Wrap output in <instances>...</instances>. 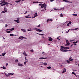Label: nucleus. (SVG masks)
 <instances>
[{"instance_id": "1", "label": "nucleus", "mask_w": 79, "mask_h": 79, "mask_svg": "<svg viewBox=\"0 0 79 79\" xmlns=\"http://www.w3.org/2000/svg\"><path fill=\"white\" fill-rule=\"evenodd\" d=\"M40 6H41V8H44V9L43 10H42L41 11H44V10H46V8H47V4H45V3H44L43 4H39Z\"/></svg>"}, {"instance_id": "2", "label": "nucleus", "mask_w": 79, "mask_h": 79, "mask_svg": "<svg viewBox=\"0 0 79 79\" xmlns=\"http://www.w3.org/2000/svg\"><path fill=\"white\" fill-rule=\"evenodd\" d=\"M60 51L63 52H67L68 50H64V49L63 48H61V49L60 50Z\"/></svg>"}, {"instance_id": "3", "label": "nucleus", "mask_w": 79, "mask_h": 79, "mask_svg": "<svg viewBox=\"0 0 79 79\" xmlns=\"http://www.w3.org/2000/svg\"><path fill=\"white\" fill-rule=\"evenodd\" d=\"M35 30H36L37 32H43V31L40 30L39 29H37V28H35Z\"/></svg>"}, {"instance_id": "4", "label": "nucleus", "mask_w": 79, "mask_h": 79, "mask_svg": "<svg viewBox=\"0 0 79 79\" xmlns=\"http://www.w3.org/2000/svg\"><path fill=\"white\" fill-rule=\"evenodd\" d=\"M48 37L49 38L48 40L49 41H50V42H51V41H52L53 40V39L51 38V37Z\"/></svg>"}, {"instance_id": "5", "label": "nucleus", "mask_w": 79, "mask_h": 79, "mask_svg": "<svg viewBox=\"0 0 79 79\" xmlns=\"http://www.w3.org/2000/svg\"><path fill=\"white\" fill-rule=\"evenodd\" d=\"M66 69L65 68H64L63 72H62V74H63V73H64L66 72Z\"/></svg>"}, {"instance_id": "6", "label": "nucleus", "mask_w": 79, "mask_h": 79, "mask_svg": "<svg viewBox=\"0 0 79 79\" xmlns=\"http://www.w3.org/2000/svg\"><path fill=\"white\" fill-rule=\"evenodd\" d=\"M15 22H16V23H19V19H18H18L17 20H15Z\"/></svg>"}, {"instance_id": "7", "label": "nucleus", "mask_w": 79, "mask_h": 79, "mask_svg": "<svg viewBox=\"0 0 79 79\" xmlns=\"http://www.w3.org/2000/svg\"><path fill=\"white\" fill-rule=\"evenodd\" d=\"M23 38H24V37H23V36H20L19 38V39H21V40H23Z\"/></svg>"}, {"instance_id": "8", "label": "nucleus", "mask_w": 79, "mask_h": 79, "mask_svg": "<svg viewBox=\"0 0 79 79\" xmlns=\"http://www.w3.org/2000/svg\"><path fill=\"white\" fill-rule=\"evenodd\" d=\"M64 2H67V3H72V2H70L69 1H68L64 0L63 1Z\"/></svg>"}, {"instance_id": "9", "label": "nucleus", "mask_w": 79, "mask_h": 79, "mask_svg": "<svg viewBox=\"0 0 79 79\" xmlns=\"http://www.w3.org/2000/svg\"><path fill=\"white\" fill-rule=\"evenodd\" d=\"M5 75L6 76H7V77H8V76H10V75H11V73H9L8 74L6 73Z\"/></svg>"}, {"instance_id": "10", "label": "nucleus", "mask_w": 79, "mask_h": 79, "mask_svg": "<svg viewBox=\"0 0 79 79\" xmlns=\"http://www.w3.org/2000/svg\"><path fill=\"white\" fill-rule=\"evenodd\" d=\"M4 11H5V12H7V10L6 9V6H4Z\"/></svg>"}, {"instance_id": "11", "label": "nucleus", "mask_w": 79, "mask_h": 79, "mask_svg": "<svg viewBox=\"0 0 79 79\" xmlns=\"http://www.w3.org/2000/svg\"><path fill=\"white\" fill-rule=\"evenodd\" d=\"M35 16L33 17V18H35V17H37V13H35V14L34 15Z\"/></svg>"}, {"instance_id": "12", "label": "nucleus", "mask_w": 79, "mask_h": 79, "mask_svg": "<svg viewBox=\"0 0 79 79\" xmlns=\"http://www.w3.org/2000/svg\"><path fill=\"white\" fill-rule=\"evenodd\" d=\"M2 2H1V3H2V4L3 3H6V2H5V1L4 0L2 1Z\"/></svg>"}, {"instance_id": "13", "label": "nucleus", "mask_w": 79, "mask_h": 79, "mask_svg": "<svg viewBox=\"0 0 79 79\" xmlns=\"http://www.w3.org/2000/svg\"><path fill=\"white\" fill-rule=\"evenodd\" d=\"M71 58H72V57H71H71L69 58V61H72V60H73V59H71Z\"/></svg>"}, {"instance_id": "14", "label": "nucleus", "mask_w": 79, "mask_h": 79, "mask_svg": "<svg viewBox=\"0 0 79 79\" xmlns=\"http://www.w3.org/2000/svg\"><path fill=\"white\" fill-rule=\"evenodd\" d=\"M21 0H22V1H24V0H19V1H15V2L16 3H19Z\"/></svg>"}, {"instance_id": "15", "label": "nucleus", "mask_w": 79, "mask_h": 79, "mask_svg": "<svg viewBox=\"0 0 79 79\" xmlns=\"http://www.w3.org/2000/svg\"><path fill=\"white\" fill-rule=\"evenodd\" d=\"M47 59V57H45V58L40 57L39 58V59Z\"/></svg>"}, {"instance_id": "16", "label": "nucleus", "mask_w": 79, "mask_h": 79, "mask_svg": "<svg viewBox=\"0 0 79 79\" xmlns=\"http://www.w3.org/2000/svg\"><path fill=\"white\" fill-rule=\"evenodd\" d=\"M21 31H23V32H26V29H21Z\"/></svg>"}, {"instance_id": "17", "label": "nucleus", "mask_w": 79, "mask_h": 79, "mask_svg": "<svg viewBox=\"0 0 79 79\" xmlns=\"http://www.w3.org/2000/svg\"><path fill=\"white\" fill-rule=\"evenodd\" d=\"M18 66H23V64H20L19 63H19L18 64Z\"/></svg>"}, {"instance_id": "18", "label": "nucleus", "mask_w": 79, "mask_h": 79, "mask_svg": "<svg viewBox=\"0 0 79 79\" xmlns=\"http://www.w3.org/2000/svg\"><path fill=\"white\" fill-rule=\"evenodd\" d=\"M69 47H64V49H65L66 50H67V49H69Z\"/></svg>"}, {"instance_id": "19", "label": "nucleus", "mask_w": 79, "mask_h": 79, "mask_svg": "<svg viewBox=\"0 0 79 79\" xmlns=\"http://www.w3.org/2000/svg\"><path fill=\"white\" fill-rule=\"evenodd\" d=\"M26 61H25V62H24V64L25 65H26V63L27 62H28V60H26Z\"/></svg>"}, {"instance_id": "20", "label": "nucleus", "mask_w": 79, "mask_h": 79, "mask_svg": "<svg viewBox=\"0 0 79 79\" xmlns=\"http://www.w3.org/2000/svg\"><path fill=\"white\" fill-rule=\"evenodd\" d=\"M5 55H6V52H5L4 53H2V55L3 56H4Z\"/></svg>"}, {"instance_id": "21", "label": "nucleus", "mask_w": 79, "mask_h": 79, "mask_svg": "<svg viewBox=\"0 0 79 79\" xmlns=\"http://www.w3.org/2000/svg\"><path fill=\"white\" fill-rule=\"evenodd\" d=\"M37 34H39V35H44V34H40L38 33H36Z\"/></svg>"}, {"instance_id": "22", "label": "nucleus", "mask_w": 79, "mask_h": 79, "mask_svg": "<svg viewBox=\"0 0 79 79\" xmlns=\"http://www.w3.org/2000/svg\"><path fill=\"white\" fill-rule=\"evenodd\" d=\"M23 55L25 56H27V54H26V53L25 52H23Z\"/></svg>"}, {"instance_id": "23", "label": "nucleus", "mask_w": 79, "mask_h": 79, "mask_svg": "<svg viewBox=\"0 0 79 79\" xmlns=\"http://www.w3.org/2000/svg\"><path fill=\"white\" fill-rule=\"evenodd\" d=\"M72 74H74V76H76V73H75L73 72L72 73Z\"/></svg>"}, {"instance_id": "24", "label": "nucleus", "mask_w": 79, "mask_h": 79, "mask_svg": "<svg viewBox=\"0 0 79 79\" xmlns=\"http://www.w3.org/2000/svg\"><path fill=\"white\" fill-rule=\"evenodd\" d=\"M69 44H70V43H67L65 44V46H67L69 45Z\"/></svg>"}, {"instance_id": "25", "label": "nucleus", "mask_w": 79, "mask_h": 79, "mask_svg": "<svg viewBox=\"0 0 79 79\" xmlns=\"http://www.w3.org/2000/svg\"><path fill=\"white\" fill-rule=\"evenodd\" d=\"M43 64L44 65V66H47V64L46 63H44Z\"/></svg>"}, {"instance_id": "26", "label": "nucleus", "mask_w": 79, "mask_h": 79, "mask_svg": "<svg viewBox=\"0 0 79 79\" xmlns=\"http://www.w3.org/2000/svg\"><path fill=\"white\" fill-rule=\"evenodd\" d=\"M6 5V3H4L3 4H1V6H4V5Z\"/></svg>"}, {"instance_id": "27", "label": "nucleus", "mask_w": 79, "mask_h": 79, "mask_svg": "<svg viewBox=\"0 0 79 79\" xmlns=\"http://www.w3.org/2000/svg\"><path fill=\"white\" fill-rule=\"evenodd\" d=\"M2 68H3V69H6V67H2Z\"/></svg>"}, {"instance_id": "28", "label": "nucleus", "mask_w": 79, "mask_h": 79, "mask_svg": "<svg viewBox=\"0 0 79 79\" xmlns=\"http://www.w3.org/2000/svg\"><path fill=\"white\" fill-rule=\"evenodd\" d=\"M6 31V32H7V33H10V32H11V31Z\"/></svg>"}, {"instance_id": "29", "label": "nucleus", "mask_w": 79, "mask_h": 79, "mask_svg": "<svg viewBox=\"0 0 79 79\" xmlns=\"http://www.w3.org/2000/svg\"><path fill=\"white\" fill-rule=\"evenodd\" d=\"M61 10H62V11H63V10H64V8L63 7L62 8H61Z\"/></svg>"}, {"instance_id": "30", "label": "nucleus", "mask_w": 79, "mask_h": 79, "mask_svg": "<svg viewBox=\"0 0 79 79\" xmlns=\"http://www.w3.org/2000/svg\"><path fill=\"white\" fill-rule=\"evenodd\" d=\"M48 19V20H49V21H53V20H52V19Z\"/></svg>"}, {"instance_id": "31", "label": "nucleus", "mask_w": 79, "mask_h": 79, "mask_svg": "<svg viewBox=\"0 0 79 79\" xmlns=\"http://www.w3.org/2000/svg\"><path fill=\"white\" fill-rule=\"evenodd\" d=\"M47 68L48 69H51V67L50 66H49L47 67Z\"/></svg>"}, {"instance_id": "32", "label": "nucleus", "mask_w": 79, "mask_h": 79, "mask_svg": "<svg viewBox=\"0 0 79 79\" xmlns=\"http://www.w3.org/2000/svg\"><path fill=\"white\" fill-rule=\"evenodd\" d=\"M66 42L67 43H69V42L68 41V40H66Z\"/></svg>"}, {"instance_id": "33", "label": "nucleus", "mask_w": 79, "mask_h": 79, "mask_svg": "<svg viewBox=\"0 0 79 79\" xmlns=\"http://www.w3.org/2000/svg\"><path fill=\"white\" fill-rule=\"evenodd\" d=\"M15 61L16 63V62L17 63L18 62V60L17 59V60H15Z\"/></svg>"}, {"instance_id": "34", "label": "nucleus", "mask_w": 79, "mask_h": 79, "mask_svg": "<svg viewBox=\"0 0 79 79\" xmlns=\"http://www.w3.org/2000/svg\"><path fill=\"white\" fill-rule=\"evenodd\" d=\"M7 31H12V30L11 29H7Z\"/></svg>"}, {"instance_id": "35", "label": "nucleus", "mask_w": 79, "mask_h": 79, "mask_svg": "<svg viewBox=\"0 0 79 79\" xmlns=\"http://www.w3.org/2000/svg\"><path fill=\"white\" fill-rule=\"evenodd\" d=\"M38 3V2H34L33 3Z\"/></svg>"}, {"instance_id": "36", "label": "nucleus", "mask_w": 79, "mask_h": 79, "mask_svg": "<svg viewBox=\"0 0 79 79\" xmlns=\"http://www.w3.org/2000/svg\"><path fill=\"white\" fill-rule=\"evenodd\" d=\"M60 10L59 9H56V8H55L54 9V10Z\"/></svg>"}, {"instance_id": "37", "label": "nucleus", "mask_w": 79, "mask_h": 79, "mask_svg": "<svg viewBox=\"0 0 79 79\" xmlns=\"http://www.w3.org/2000/svg\"><path fill=\"white\" fill-rule=\"evenodd\" d=\"M69 61H69V60H67V62L68 64L69 63Z\"/></svg>"}, {"instance_id": "38", "label": "nucleus", "mask_w": 79, "mask_h": 79, "mask_svg": "<svg viewBox=\"0 0 79 79\" xmlns=\"http://www.w3.org/2000/svg\"><path fill=\"white\" fill-rule=\"evenodd\" d=\"M60 16L61 17H63V14H60Z\"/></svg>"}, {"instance_id": "39", "label": "nucleus", "mask_w": 79, "mask_h": 79, "mask_svg": "<svg viewBox=\"0 0 79 79\" xmlns=\"http://www.w3.org/2000/svg\"><path fill=\"white\" fill-rule=\"evenodd\" d=\"M11 29V30H12V31H14V30L15 28H12V29Z\"/></svg>"}, {"instance_id": "40", "label": "nucleus", "mask_w": 79, "mask_h": 79, "mask_svg": "<svg viewBox=\"0 0 79 79\" xmlns=\"http://www.w3.org/2000/svg\"><path fill=\"white\" fill-rule=\"evenodd\" d=\"M60 47H61V48H64V47L63 46H61Z\"/></svg>"}, {"instance_id": "41", "label": "nucleus", "mask_w": 79, "mask_h": 79, "mask_svg": "<svg viewBox=\"0 0 79 79\" xmlns=\"http://www.w3.org/2000/svg\"><path fill=\"white\" fill-rule=\"evenodd\" d=\"M28 31H32L31 29H29L27 30Z\"/></svg>"}, {"instance_id": "42", "label": "nucleus", "mask_w": 79, "mask_h": 79, "mask_svg": "<svg viewBox=\"0 0 79 79\" xmlns=\"http://www.w3.org/2000/svg\"><path fill=\"white\" fill-rule=\"evenodd\" d=\"M72 15L73 16H77V14H73Z\"/></svg>"}, {"instance_id": "43", "label": "nucleus", "mask_w": 79, "mask_h": 79, "mask_svg": "<svg viewBox=\"0 0 79 79\" xmlns=\"http://www.w3.org/2000/svg\"><path fill=\"white\" fill-rule=\"evenodd\" d=\"M10 36H14V35L13 34H10Z\"/></svg>"}, {"instance_id": "44", "label": "nucleus", "mask_w": 79, "mask_h": 79, "mask_svg": "<svg viewBox=\"0 0 79 79\" xmlns=\"http://www.w3.org/2000/svg\"><path fill=\"white\" fill-rule=\"evenodd\" d=\"M6 6H8V2H6Z\"/></svg>"}, {"instance_id": "45", "label": "nucleus", "mask_w": 79, "mask_h": 79, "mask_svg": "<svg viewBox=\"0 0 79 79\" xmlns=\"http://www.w3.org/2000/svg\"><path fill=\"white\" fill-rule=\"evenodd\" d=\"M26 18H30L28 17V16H25Z\"/></svg>"}, {"instance_id": "46", "label": "nucleus", "mask_w": 79, "mask_h": 79, "mask_svg": "<svg viewBox=\"0 0 79 79\" xmlns=\"http://www.w3.org/2000/svg\"><path fill=\"white\" fill-rule=\"evenodd\" d=\"M55 0H50V1L51 2H53Z\"/></svg>"}, {"instance_id": "47", "label": "nucleus", "mask_w": 79, "mask_h": 79, "mask_svg": "<svg viewBox=\"0 0 79 79\" xmlns=\"http://www.w3.org/2000/svg\"><path fill=\"white\" fill-rule=\"evenodd\" d=\"M27 13V11H26L25 13H24V15H26V13Z\"/></svg>"}, {"instance_id": "48", "label": "nucleus", "mask_w": 79, "mask_h": 79, "mask_svg": "<svg viewBox=\"0 0 79 79\" xmlns=\"http://www.w3.org/2000/svg\"><path fill=\"white\" fill-rule=\"evenodd\" d=\"M40 27V25L39 24L38 26H37V27Z\"/></svg>"}, {"instance_id": "49", "label": "nucleus", "mask_w": 79, "mask_h": 79, "mask_svg": "<svg viewBox=\"0 0 79 79\" xmlns=\"http://www.w3.org/2000/svg\"><path fill=\"white\" fill-rule=\"evenodd\" d=\"M73 44V45H77V44L76 43Z\"/></svg>"}, {"instance_id": "50", "label": "nucleus", "mask_w": 79, "mask_h": 79, "mask_svg": "<svg viewBox=\"0 0 79 79\" xmlns=\"http://www.w3.org/2000/svg\"><path fill=\"white\" fill-rule=\"evenodd\" d=\"M77 29H78V28H75L74 30H77Z\"/></svg>"}, {"instance_id": "51", "label": "nucleus", "mask_w": 79, "mask_h": 79, "mask_svg": "<svg viewBox=\"0 0 79 79\" xmlns=\"http://www.w3.org/2000/svg\"><path fill=\"white\" fill-rule=\"evenodd\" d=\"M73 46H74V44H72L71 46V47H73Z\"/></svg>"}, {"instance_id": "52", "label": "nucleus", "mask_w": 79, "mask_h": 79, "mask_svg": "<svg viewBox=\"0 0 79 79\" xmlns=\"http://www.w3.org/2000/svg\"><path fill=\"white\" fill-rule=\"evenodd\" d=\"M67 26H69V23L67 24Z\"/></svg>"}, {"instance_id": "53", "label": "nucleus", "mask_w": 79, "mask_h": 79, "mask_svg": "<svg viewBox=\"0 0 79 79\" xmlns=\"http://www.w3.org/2000/svg\"><path fill=\"white\" fill-rule=\"evenodd\" d=\"M2 13H5V11H2Z\"/></svg>"}, {"instance_id": "54", "label": "nucleus", "mask_w": 79, "mask_h": 79, "mask_svg": "<svg viewBox=\"0 0 79 79\" xmlns=\"http://www.w3.org/2000/svg\"><path fill=\"white\" fill-rule=\"evenodd\" d=\"M30 52H34V51H33V50H31Z\"/></svg>"}, {"instance_id": "55", "label": "nucleus", "mask_w": 79, "mask_h": 79, "mask_svg": "<svg viewBox=\"0 0 79 79\" xmlns=\"http://www.w3.org/2000/svg\"><path fill=\"white\" fill-rule=\"evenodd\" d=\"M57 39H58V40H60V38H59V37H58L57 38Z\"/></svg>"}, {"instance_id": "56", "label": "nucleus", "mask_w": 79, "mask_h": 79, "mask_svg": "<svg viewBox=\"0 0 79 79\" xmlns=\"http://www.w3.org/2000/svg\"><path fill=\"white\" fill-rule=\"evenodd\" d=\"M48 21H49V20H48H48H47V23H48Z\"/></svg>"}, {"instance_id": "57", "label": "nucleus", "mask_w": 79, "mask_h": 79, "mask_svg": "<svg viewBox=\"0 0 79 79\" xmlns=\"http://www.w3.org/2000/svg\"><path fill=\"white\" fill-rule=\"evenodd\" d=\"M68 23L69 24H71V23H72V22H69Z\"/></svg>"}, {"instance_id": "58", "label": "nucleus", "mask_w": 79, "mask_h": 79, "mask_svg": "<svg viewBox=\"0 0 79 79\" xmlns=\"http://www.w3.org/2000/svg\"><path fill=\"white\" fill-rule=\"evenodd\" d=\"M8 26V25L6 24L5 27H7Z\"/></svg>"}, {"instance_id": "59", "label": "nucleus", "mask_w": 79, "mask_h": 79, "mask_svg": "<svg viewBox=\"0 0 79 79\" xmlns=\"http://www.w3.org/2000/svg\"><path fill=\"white\" fill-rule=\"evenodd\" d=\"M78 42V41H77L76 42H75V43H76V44H77Z\"/></svg>"}, {"instance_id": "60", "label": "nucleus", "mask_w": 79, "mask_h": 79, "mask_svg": "<svg viewBox=\"0 0 79 79\" xmlns=\"http://www.w3.org/2000/svg\"><path fill=\"white\" fill-rule=\"evenodd\" d=\"M25 60H27V59H26V57H25Z\"/></svg>"}, {"instance_id": "61", "label": "nucleus", "mask_w": 79, "mask_h": 79, "mask_svg": "<svg viewBox=\"0 0 79 79\" xmlns=\"http://www.w3.org/2000/svg\"><path fill=\"white\" fill-rule=\"evenodd\" d=\"M8 63H6V66H8Z\"/></svg>"}, {"instance_id": "62", "label": "nucleus", "mask_w": 79, "mask_h": 79, "mask_svg": "<svg viewBox=\"0 0 79 79\" xmlns=\"http://www.w3.org/2000/svg\"><path fill=\"white\" fill-rule=\"evenodd\" d=\"M75 43H76V42H73V44H75Z\"/></svg>"}, {"instance_id": "63", "label": "nucleus", "mask_w": 79, "mask_h": 79, "mask_svg": "<svg viewBox=\"0 0 79 79\" xmlns=\"http://www.w3.org/2000/svg\"><path fill=\"white\" fill-rule=\"evenodd\" d=\"M43 2H40V3H42Z\"/></svg>"}, {"instance_id": "64", "label": "nucleus", "mask_w": 79, "mask_h": 79, "mask_svg": "<svg viewBox=\"0 0 79 79\" xmlns=\"http://www.w3.org/2000/svg\"><path fill=\"white\" fill-rule=\"evenodd\" d=\"M44 52H43L42 54H44Z\"/></svg>"}]
</instances>
